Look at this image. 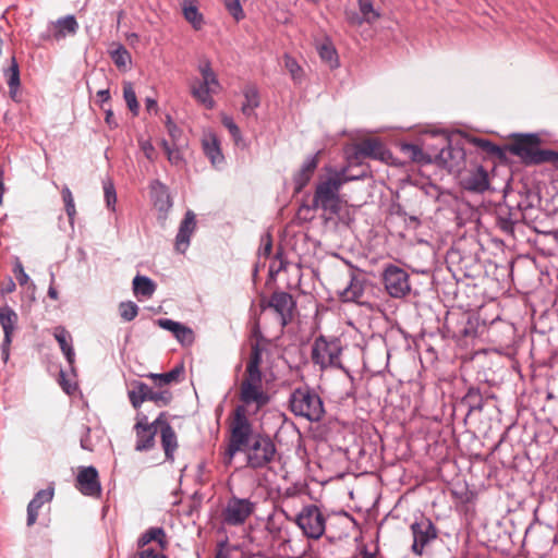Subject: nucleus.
<instances>
[{"instance_id":"f257e3e1","label":"nucleus","mask_w":558,"mask_h":558,"mask_svg":"<svg viewBox=\"0 0 558 558\" xmlns=\"http://www.w3.org/2000/svg\"><path fill=\"white\" fill-rule=\"evenodd\" d=\"M229 432V440L223 453L225 465H230L235 454L243 452L247 468L255 471L269 469L277 456L276 445L268 435L254 430L244 408L234 409Z\"/></svg>"},{"instance_id":"f03ea898","label":"nucleus","mask_w":558,"mask_h":558,"mask_svg":"<svg viewBox=\"0 0 558 558\" xmlns=\"http://www.w3.org/2000/svg\"><path fill=\"white\" fill-rule=\"evenodd\" d=\"M325 174L320 175L313 196V209H322L329 215H337L341 210L340 190L347 182L354 178L347 175V169L337 170L332 167L325 168Z\"/></svg>"},{"instance_id":"7ed1b4c3","label":"nucleus","mask_w":558,"mask_h":558,"mask_svg":"<svg viewBox=\"0 0 558 558\" xmlns=\"http://www.w3.org/2000/svg\"><path fill=\"white\" fill-rule=\"evenodd\" d=\"M290 409L295 415L312 422L319 421L325 413L320 397L307 388H299L292 392Z\"/></svg>"},{"instance_id":"20e7f679","label":"nucleus","mask_w":558,"mask_h":558,"mask_svg":"<svg viewBox=\"0 0 558 558\" xmlns=\"http://www.w3.org/2000/svg\"><path fill=\"white\" fill-rule=\"evenodd\" d=\"M341 352L342 348L339 339H327L320 336L315 339L312 345L311 357L313 363L318 365L320 369L328 367L342 368Z\"/></svg>"},{"instance_id":"39448f33","label":"nucleus","mask_w":558,"mask_h":558,"mask_svg":"<svg viewBox=\"0 0 558 558\" xmlns=\"http://www.w3.org/2000/svg\"><path fill=\"white\" fill-rule=\"evenodd\" d=\"M539 138L534 134L521 135L509 146V151L520 157L525 163H541L551 160L555 155L551 150L538 148Z\"/></svg>"},{"instance_id":"423d86ee","label":"nucleus","mask_w":558,"mask_h":558,"mask_svg":"<svg viewBox=\"0 0 558 558\" xmlns=\"http://www.w3.org/2000/svg\"><path fill=\"white\" fill-rule=\"evenodd\" d=\"M293 522L301 529L304 536L312 539H319L326 530V519L315 505L304 507Z\"/></svg>"},{"instance_id":"0eeeda50","label":"nucleus","mask_w":558,"mask_h":558,"mask_svg":"<svg viewBox=\"0 0 558 558\" xmlns=\"http://www.w3.org/2000/svg\"><path fill=\"white\" fill-rule=\"evenodd\" d=\"M165 416L166 413L161 412L154 422L149 423L148 417L144 413L138 412L136 414V423L134 425V430L136 434V451H147L154 447L155 436Z\"/></svg>"},{"instance_id":"6e6552de","label":"nucleus","mask_w":558,"mask_h":558,"mask_svg":"<svg viewBox=\"0 0 558 558\" xmlns=\"http://www.w3.org/2000/svg\"><path fill=\"white\" fill-rule=\"evenodd\" d=\"M255 504L248 498L231 497L222 510L223 523L230 526L242 525L254 512Z\"/></svg>"},{"instance_id":"1a4fd4ad","label":"nucleus","mask_w":558,"mask_h":558,"mask_svg":"<svg viewBox=\"0 0 558 558\" xmlns=\"http://www.w3.org/2000/svg\"><path fill=\"white\" fill-rule=\"evenodd\" d=\"M383 281L386 291L392 298H402L410 292L409 275L398 266H387L383 272Z\"/></svg>"},{"instance_id":"9d476101","label":"nucleus","mask_w":558,"mask_h":558,"mask_svg":"<svg viewBox=\"0 0 558 558\" xmlns=\"http://www.w3.org/2000/svg\"><path fill=\"white\" fill-rule=\"evenodd\" d=\"M410 530L413 536L412 553L422 556L425 547L437 538V529L429 519H422L412 523Z\"/></svg>"},{"instance_id":"9b49d317","label":"nucleus","mask_w":558,"mask_h":558,"mask_svg":"<svg viewBox=\"0 0 558 558\" xmlns=\"http://www.w3.org/2000/svg\"><path fill=\"white\" fill-rule=\"evenodd\" d=\"M239 398L242 404L238 407L244 408L246 416L250 412L256 413L259 411L270 400L263 386H240Z\"/></svg>"},{"instance_id":"f8f14e48","label":"nucleus","mask_w":558,"mask_h":558,"mask_svg":"<svg viewBox=\"0 0 558 558\" xmlns=\"http://www.w3.org/2000/svg\"><path fill=\"white\" fill-rule=\"evenodd\" d=\"M17 314L10 307H0V325L3 329L4 338L1 344V353L4 362L9 360L10 345L12 343V337L17 325Z\"/></svg>"},{"instance_id":"ddd939ff","label":"nucleus","mask_w":558,"mask_h":558,"mask_svg":"<svg viewBox=\"0 0 558 558\" xmlns=\"http://www.w3.org/2000/svg\"><path fill=\"white\" fill-rule=\"evenodd\" d=\"M76 488L85 496L97 497L101 493L98 472L94 466L82 468L76 477Z\"/></svg>"},{"instance_id":"4468645a","label":"nucleus","mask_w":558,"mask_h":558,"mask_svg":"<svg viewBox=\"0 0 558 558\" xmlns=\"http://www.w3.org/2000/svg\"><path fill=\"white\" fill-rule=\"evenodd\" d=\"M267 306L275 310L280 317L281 326L284 327L292 318L295 303L291 294L287 292H274Z\"/></svg>"},{"instance_id":"2eb2a0df","label":"nucleus","mask_w":558,"mask_h":558,"mask_svg":"<svg viewBox=\"0 0 558 558\" xmlns=\"http://www.w3.org/2000/svg\"><path fill=\"white\" fill-rule=\"evenodd\" d=\"M356 157H368L380 161H387L391 154L378 138H367L355 146Z\"/></svg>"},{"instance_id":"dca6fc26","label":"nucleus","mask_w":558,"mask_h":558,"mask_svg":"<svg viewBox=\"0 0 558 558\" xmlns=\"http://www.w3.org/2000/svg\"><path fill=\"white\" fill-rule=\"evenodd\" d=\"M156 323L160 328L172 332L182 345H191L194 342L193 330L183 324L169 318H159Z\"/></svg>"},{"instance_id":"f3484780","label":"nucleus","mask_w":558,"mask_h":558,"mask_svg":"<svg viewBox=\"0 0 558 558\" xmlns=\"http://www.w3.org/2000/svg\"><path fill=\"white\" fill-rule=\"evenodd\" d=\"M196 228V219L194 213L189 210L184 219L181 221L178 234L175 236V250L180 253H184L189 245L191 236Z\"/></svg>"},{"instance_id":"a211bd4d","label":"nucleus","mask_w":558,"mask_h":558,"mask_svg":"<svg viewBox=\"0 0 558 558\" xmlns=\"http://www.w3.org/2000/svg\"><path fill=\"white\" fill-rule=\"evenodd\" d=\"M77 29L78 24L74 15H66L51 23L49 27V36L54 40L59 41L65 38L66 36L75 35Z\"/></svg>"},{"instance_id":"6ab92c4d","label":"nucleus","mask_w":558,"mask_h":558,"mask_svg":"<svg viewBox=\"0 0 558 558\" xmlns=\"http://www.w3.org/2000/svg\"><path fill=\"white\" fill-rule=\"evenodd\" d=\"M318 155L319 153L308 156L300 170L294 174V190L296 193L301 192L303 187L311 181L317 166H318Z\"/></svg>"},{"instance_id":"aec40b11","label":"nucleus","mask_w":558,"mask_h":558,"mask_svg":"<svg viewBox=\"0 0 558 558\" xmlns=\"http://www.w3.org/2000/svg\"><path fill=\"white\" fill-rule=\"evenodd\" d=\"M54 489L53 487H48L46 489L39 490L35 497L29 501L27 506V525L32 526L35 524L38 510L47 502H50L53 498Z\"/></svg>"},{"instance_id":"412c9836","label":"nucleus","mask_w":558,"mask_h":558,"mask_svg":"<svg viewBox=\"0 0 558 558\" xmlns=\"http://www.w3.org/2000/svg\"><path fill=\"white\" fill-rule=\"evenodd\" d=\"M364 283L363 277L351 272L348 284L339 291L340 299L343 302H359L364 293Z\"/></svg>"},{"instance_id":"4be33fe9","label":"nucleus","mask_w":558,"mask_h":558,"mask_svg":"<svg viewBox=\"0 0 558 558\" xmlns=\"http://www.w3.org/2000/svg\"><path fill=\"white\" fill-rule=\"evenodd\" d=\"M161 445L165 450L166 459L168 461L174 460V451L178 448L177 435L172 426L166 421V416L162 418V423L159 425Z\"/></svg>"},{"instance_id":"5701e85b","label":"nucleus","mask_w":558,"mask_h":558,"mask_svg":"<svg viewBox=\"0 0 558 558\" xmlns=\"http://www.w3.org/2000/svg\"><path fill=\"white\" fill-rule=\"evenodd\" d=\"M463 184L466 190L484 192L488 189V174L483 167H477L464 178Z\"/></svg>"},{"instance_id":"b1692460","label":"nucleus","mask_w":558,"mask_h":558,"mask_svg":"<svg viewBox=\"0 0 558 558\" xmlns=\"http://www.w3.org/2000/svg\"><path fill=\"white\" fill-rule=\"evenodd\" d=\"M203 149L213 166L218 167L223 162L225 158L220 149V144L214 133L205 134L203 138Z\"/></svg>"},{"instance_id":"393cba45","label":"nucleus","mask_w":558,"mask_h":558,"mask_svg":"<svg viewBox=\"0 0 558 558\" xmlns=\"http://www.w3.org/2000/svg\"><path fill=\"white\" fill-rule=\"evenodd\" d=\"M54 339L60 345L62 353L64 354L66 361L70 365L74 363L75 353L72 347V337L70 332L62 326H58L53 329L52 332Z\"/></svg>"},{"instance_id":"a878e982","label":"nucleus","mask_w":558,"mask_h":558,"mask_svg":"<svg viewBox=\"0 0 558 558\" xmlns=\"http://www.w3.org/2000/svg\"><path fill=\"white\" fill-rule=\"evenodd\" d=\"M153 541L158 543L161 550H165L169 545L165 530L160 526H155L149 527L138 537L137 548H144Z\"/></svg>"},{"instance_id":"bb28decb","label":"nucleus","mask_w":558,"mask_h":558,"mask_svg":"<svg viewBox=\"0 0 558 558\" xmlns=\"http://www.w3.org/2000/svg\"><path fill=\"white\" fill-rule=\"evenodd\" d=\"M191 94L196 101L202 104L206 109H213L215 107V100L211 95L217 93L208 86H205L199 81H196L191 85Z\"/></svg>"},{"instance_id":"cd10ccee","label":"nucleus","mask_w":558,"mask_h":558,"mask_svg":"<svg viewBox=\"0 0 558 558\" xmlns=\"http://www.w3.org/2000/svg\"><path fill=\"white\" fill-rule=\"evenodd\" d=\"M244 102L242 104V112L244 116H252L256 108L260 105L258 89L255 85H247L243 89Z\"/></svg>"},{"instance_id":"c85d7f7f","label":"nucleus","mask_w":558,"mask_h":558,"mask_svg":"<svg viewBox=\"0 0 558 558\" xmlns=\"http://www.w3.org/2000/svg\"><path fill=\"white\" fill-rule=\"evenodd\" d=\"M156 291V283L146 276L137 275L133 279V292L135 296L149 299Z\"/></svg>"},{"instance_id":"c756f323","label":"nucleus","mask_w":558,"mask_h":558,"mask_svg":"<svg viewBox=\"0 0 558 558\" xmlns=\"http://www.w3.org/2000/svg\"><path fill=\"white\" fill-rule=\"evenodd\" d=\"M129 400L134 409H140L143 402L147 401L148 385L142 381L132 383V388L128 391Z\"/></svg>"},{"instance_id":"7c9ffc66","label":"nucleus","mask_w":558,"mask_h":558,"mask_svg":"<svg viewBox=\"0 0 558 558\" xmlns=\"http://www.w3.org/2000/svg\"><path fill=\"white\" fill-rule=\"evenodd\" d=\"M198 71L202 75V80L199 81L205 86H208L214 92L218 93L221 89V85L216 73L213 71L210 62L204 61L199 64Z\"/></svg>"},{"instance_id":"2f4dec72","label":"nucleus","mask_w":558,"mask_h":558,"mask_svg":"<svg viewBox=\"0 0 558 558\" xmlns=\"http://www.w3.org/2000/svg\"><path fill=\"white\" fill-rule=\"evenodd\" d=\"M317 51L320 59L326 62L331 69L337 68L339 64L336 48L330 40H325L317 46Z\"/></svg>"},{"instance_id":"473e14b6","label":"nucleus","mask_w":558,"mask_h":558,"mask_svg":"<svg viewBox=\"0 0 558 558\" xmlns=\"http://www.w3.org/2000/svg\"><path fill=\"white\" fill-rule=\"evenodd\" d=\"M264 347L260 344L259 341H256L251 347V353L248 361L246 363L245 369L248 371H260V365L263 363V352Z\"/></svg>"},{"instance_id":"72a5a7b5","label":"nucleus","mask_w":558,"mask_h":558,"mask_svg":"<svg viewBox=\"0 0 558 558\" xmlns=\"http://www.w3.org/2000/svg\"><path fill=\"white\" fill-rule=\"evenodd\" d=\"M517 220H518V218L513 217V214L510 213V210L508 208L500 207L498 209L497 225L499 226V228L502 231H505L507 233L513 232V226Z\"/></svg>"},{"instance_id":"f704fd0d","label":"nucleus","mask_w":558,"mask_h":558,"mask_svg":"<svg viewBox=\"0 0 558 558\" xmlns=\"http://www.w3.org/2000/svg\"><path fill=\"white\" fill-rule=\"evenodd\" d=\"M357 5L367 24H373L380 17L379 11L374 8L373 0H357Z\"/></svg>"},{"instance_id":"c9c22d12","label":"nucleus","mask_w":558,"mask_h":558,"mask_svg":"<svg viewBox=\"0 0 558 558\" xmlns=\"http://www.w3.org/2000/svg\"><path fill=\"white\" fill-rule=\"evenodd\" d=\"M5 75L10 93H16L20 86V70L14 57L11 58V65L7 70Z\"/></svg>"},{"instance_id":"e433bc0d","label":"nucleus","mask_w":558,"mask_h":558,"mask_svg":"<svg viewBox=\"0 0 558 558\" xmlns=\"http://www.w3.org/2000/svg\"><path fill=\"white\" fill-rule=\"evenodd\" d=\"M61 195H62V199L64 203L65 213L69 217V221L71 225H73L75 216H76V208H75L73 194H72L71 190L69 189V186L64 185L62 187Z\"/></svg>"},{"instance_id":"4c0bfd02","label":"nucleus","mask_w":558,"mask_h":558,"mask_svg":"<svg viewBox=\"0 0 558 558\" xmlns=\"http://www.w3.org/2000/svg\"><path fill=\"white\" fill-rule=\"evenodd\" d=\"M183 15L187 22H190L195 29H199L203 25V16L198 12L197 8L191 3L183 7Z\"/></svg>"},{"instance_id":"58836bf2","label":"nucleus","mask_w":558,"mask_h":558,"mask_svg":"<svg viewBox=\"0 0 558 558\" xmlns=\"http://www.w3.org/2000/svg\"><path fill=\"white\" fill-rule=\"evenodd\" d=\"M161 146L167 154V158L171 165L174 166H181L183 162V156L181 149L178 147L177 144H173L172 146L167 142L162 141Z\"/></svg>"},{"instance_id":"ea45409f","label":"nucleus","mask_w":558,"mask_h":558,"mask_svg":"<svg viewBox=\"0 0 558 558\" xmlns=\"http://www.w3.org/2000/svg\"><path fill=\"white\" fill-rule=\"evenodd\" d=\"M123 98H124V100H125L130 111L133 114H137L140 106H138V102H137L135 90H134V88H133L131 83H124V85H123Z\"/></svg>"},{"instance_id":"a19ab883","label":"nucleus","mask_w":558,"mask_h":558,"mask_svg":"<svg viewBox=\"0 0 558 558\" xmlns=\"http://www.w3.org/2000/svg\"><path fill=\"white\" fill-rule=\"evenodd\" d=\"M147 400L155 402L158 407H165L171 402L172 395L169 390L155 391L148 386Z\"/></svg>"},{"instance_id":"79ce46f5","label":"nucleus","mask_w":558,"mask_h":558,"mask_svg":"<svg viewBox=\"0 0 558 558\" xmlns=\"http://www.w3.org/2000/svg\"><path fill=\"white\" fill-rule=\"evenodd\" d=\"M119 312L122 319L131 322L137 316L138 306L132 301L122 302L119 305Z\"/></svg>"},{"instance_id":"37998d69","label":"nucleus","mask_w":558,"mask_h":558,"mask_svg":"<svg viewBox=\"0 0 558 558\" xmlns=\"http://www.w3.org/2000/svg\"><path fill=\"white\" fill-rule=\"evenodd\" d=\"M104 194L107 207L111 210L116 209L117 193L113 183L110 180L104 181Z\"/></svg>"},{"instance_id":"c03bdc74","label":"nucleus","mask_w":558,"mask_h":558,"mask_svg":"<svg viewBox=\"0 0 558 558\" xmlns=\"http://www.w3.org/2000/svg\"><path fill=\"white\" fill-rule=\"evenodd\" d=\"M240 386H263L262 371L245 369L244 377Z\"/></svg>"},{"instance_id":"a18cd8bd","label":"nucleus","mask_w":558,"mask_h":558,"mask_svg":"<svg viewBox=\"0 0 558 558\" xmlns=\"http://www.w3.org/2000/svg\"><path fill=\"white\" fill-rule=\"evenodd\" d=\"M179 374H180V369L174 368V369H171L170 372L163 373V374H150L149 377L153 378L158 385L161 386V385H168V384H171L172 381H175Z\"/></svg>"},{"instance_id":"49530a36","label":"nucleus","mask_w":558,"mask_h":558,"mask_svg":"<svg viewBox=\"0 0 558 558\" xmlns=\"http://www.w3.org/2000/svg\"><path fill=\"white\" fill-rule=\"evenodd\" d=\"M111 57H112V60L114 62V64L118 66V68H122V66H125L130 61H131V56L130 53L128 52V50L122 47V46H119V48H117L112 53H111Z\"/></svg>"},{"instance_id":"de8ad7c7","label":"nucleus","mask_w":558,"mask_h":558,"mask_svg":"<svg viewBox=\"0 0 558 558\" xmlns=\"http://www.w3.org/2000/svg\"><path fill=\"white\" fill-rule=\"evenodd\" d=\"M221 122L223 126L228 129L234 142L239 144L240 141L242 140L241 131L239 126L234 123L233 119L231 117L223 116Z\"/></svg>"},{"instance_id":"09e8293b","label":"nucleus","mask_w":558,"mask_h":558,"mask_svg":"<svg viewBox=\"0 0 558 558\" xmlns=\"http://www.w3.org/2000/svg\"><path fill=\"white\" fill-rule=\"evenodd\" d=\"M284 65L295 82L301 80L302 69L293 58L286 56Z\"/></svg>"},{"instance_id":"8fccbe9b","label":"nucleus","mask_w":558,"mask_h":558,"mask_svg":"<svg viewBox=\"0 0 558 558\" xmlns=\"http://www.w3.org/2000/svg\"><path fill=\"white\" fill-rule=\"evenodd\" d=\"M344 17L351 26H361L366 23L365 17L353 10H344Z\"/></svg>"},{"instance_id":"3c124183","label":"nucleus","mask_w":558,"mask_h":558,"mask_svg":"<svg viewBox=\"0 0 558 558\" xmlns=\"http://www.w3.org/2000/svg\"><path fill=\"white\" fill-rule=\"evenodd\" d=\"M13 272L15 275L16 280L19 281V283L21 286H25L28 282L29 277L25 272L24 267H23L22 263L19 259L14 264Z\"/></svg>"},{"instance_id":"603ef678","label":"nucleus","mask_w":558,"mask_h":558,"mask_svg":"<svg viewBox=\"0 0 558 558\" xmlns=\"http://www.w3.org/2000/svg\"><path fill=\"white\" fill-rule=\"evenodd\" d=\"M166 126H167L169 135L171 136V138L173 141V144H177L181 136V130L172 122V120L169 116L167 117Z\"/></svg>"},{"instance_id":"864d4df0","label":"nucleus","mask_w":558,"mask_h":558,"mask_svg":"<svg viewBox=\"0 0 558 558\" xmlns=\"http://www.w3.org/2000/svg\"><path fill=\"white\" fill-rule=\"evenodd\" d=\"M140 147L142 151L144 153L145 157L149 160H154L155 158V148L153 144L147 140H141L140 141Z\"/></svg>"},{"instance_id":"5fc2aeb1","label":"nucleus","mask_w":558,"mask_h":558,"mask_svg":"<svg viewBox=\"0 0 558 558\" xmlns=\"http://www.w3.org/2000/svg\"><path fill=\"white\" fill-rule=\"evenodd\" d=\"M403 150L410 153L413 160H417L422 155V149L417 145L413 144L404 145Z\"/></svg>"},{"instance_id":"6e6d98bb","label":"nucleus","mask_w":558,"mask_h":558,"mask_svg":"<svg viewBox=\"0 0 558 558\" xmlns=\"http://www.w3.org/2000/svg\"><path fill=\"white\" fill-rule=\"evenodd\" d=\"M140 550L132 558H153L158 553L151 548H138Z\"/></svg>"},{"instance_id":"4d7b16f0","label":"nucleus","mask_w":558,"mask_h":558,"mask_svg":"<svg viewBox=\"0 0 558 558\" xmlns=\"http://www.w3.org/2000/svg\"><path fill=\"white\" fill-rule=\"evenodd\" d=\"M97 97H98V99H99V102H100L101 108H102V109H105V108H104V104H105V102H108V101H109V99H110V92H109V89H108V88H106V89H100V90H98V92H97Z\"/></svg>"},{"instance_id":"13d9d810","label":"nucleus","mask_w":558,"mask_h":558,"mask_svg":"<svg viewBox=\"0 0 558 558\" xmlns=\"http://www.w3.org/2000/svg\"><path fill=\"white\" fill-rule=\"evenodd\" d=\"M476 144H477V146L484 148L487 151H495L497 149V147L495 145H493L490 142H488L486 140H477Z\"/></svg>"},{"instance_id":"bf43d9fd","label":"nucleus","mask_w":558,"mask_h":558,"mask_svg":"<svg viewBox=\"0 0 558 558\" xmlns=\"http://www.w3.org/2000/svg\"><path fill=\"white\" fill-rule=\"evenodd\" d=\"M53 282H54V275L51 274V282H50V286L48 289V296L52 300H58L59 294H58V291L56 290V288L53 287Z\"/></svg>"},{"instance_id":"052dcab7","label":"nucleus","mask_w":558,"mask_h":558,"mask_svg":"<svg viewBox=\"0 0 558 558\" xmlns=\"http://www.w3.org/2000/svg\"><path fill=\"white\" fill-rule=\"evenodd\" d=\"M105 112H106V123L109 125V126H116L117 124L113 122V113L111 111V109H105Z\"/></svg>"},{"instance_id":"680f3d73","label":"nucleus","mask_w":558,"mask_h":558,"mask_svg":"<svg viewBox=\"0 0 558 558\" xmlns=\"http://www.w3.org/2000/svg\"><path fill=\"white\" fill-rule=\"evenodd\" d=\"M60 377H61L60 384H61L63 390L66 393H70L71 392V387H70V385H68V381L64 380V373L62 371L60 372Z\"/></svg>"},{"instance_id":"e2e57ef3","label":"nucleus","mask_w":558,"mask_h":558,"mask_svg":"<svg viewBox=\"0 0 558 558\" xmlns=\"http://www.w3.org/2000/svg\"><path fill=\"white\" fill-rule=\"evenodd\" d=\"M271 248H272V244H271L270 239H268V241L265 243V245L263 247V254L268 256L271 253Z\"/></svg>"},{"instance_id":"0e129e2a","label":"nucleus","mask_w":558,"mask_h":558,"mask_svg":"<svg viewBox=\"0 0 558 558\" xmlns=\"http://www.w3.org/2000/svg\"><path fill=\"white\" fill-rule=\"evenodd\" d=\"M146 108L147 110L156 109L157 108V101L153 98L146 99Z\"/></svg>"},{"instance_id":"69168bd1","label":"nucleus","mask_w":558,"mask_h":558,"mask_svg":"<svg viewBox=\"0 0 558 558\" xmlns=\"http://www.w3.org/2000/svg\"><path fill=\"white\" fill-rule=\"evenodd\" d=\"M15 290V283L10 280L9 283L7 284V287L4 289H2V292L3 293H10V292H13Z\"/></svg>"},{"instance_id":"338daca9","label":"nucleus","mask_w":558,"mask_h":558,"mask_svg":"<svg viewBox=\"0 0 558 558\" xmlns=\"http://www.w3.org/2000/svg\"><path fill=\"white\" fill-rule=\"evenodd\" d=\"M215 558H229V555L226 551H223V550H219L216 554Z\"/></svg>"},{"instance_id":"774afa93","label":"nucleus","mask_w":558,"mask_h":558,"mask_svg":"<svg viewBox=\"0 0 558 558\" xmlns=\"http://www.w3.org/2000/svg\"><path fill=\"white\" fill-rule=\"evenodd\" d=\"M362 558H376L373 554L371 553H365Z\"/></svg>"}]
</instances>
